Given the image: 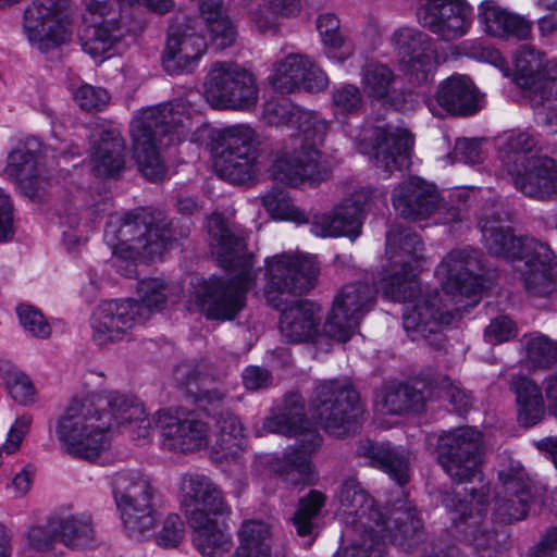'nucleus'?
Listing matches in <instances>:
<instances>
[{"label": "nucleus", "mask_w": 557, "mask_h": 557, "mask_svg": "<svg viewBox=\"0 0 557 557\" xmlns=\"http://www.w3.org/2000/svg\"><path fill=\"white\" fill-rule=\"evenodd\" d=\"M386 246L388 269L377 282L376 290L387 299L406 304L404 329L413 341L436 334L443 325L450 324L461 309L475 304L481 285L473 275L476 268L473 250H451L437 267L435 275L446 297L444 299L437 292L418 294L417 271L421 257L418 235L391 232Z\"/></svg>", "instance_id": "nucleus-1"}, {"label": "nucleus", "mask_w": 557, "mask_h": 557, "mask_svg": "<svg viewBox=\"0 0 557 557\" xmlns=\"http://www.w3.org/2000/svg\"><path fill=\"white\" fill-rule=\"evenodd\" d=\"M113 422L133 440H147L151 434L143 404L119 391L75 394L50 421L48 432L63 453L96 461L111 448Z\"/></svg>", "instance_id": "nucleus-2"}, {"label": "nucleus", "mask_w": 557, "mask_h": 557, "mask_svg": "<svg viewBox=\"0 0 557 557\" xmlns=\"http://www.w3.org/2000/svg\"><path fill=\"white\" fill-rule=\"evenodd\" d=\"M484 442L482 434L466 426L440 436L437 459L443 470L456 483L479 482L480 488H469V500H460L457 495L444 498L445 507L451 512V519L465 527V540L473 547L479 557H497L499 542L495 533L483 524L486 516L485 496L487 487L483 484L481 472ZM468 491V488H463Z\"/></svg>", "instance_id": "nucleus-3"}, {"label": "nucleus", "mask_w": 557, "mask_h": 557, "mask_svg": "<svg viewBox=\"0 0 557 557\" xmlns=\"http://www.w3.org/2000/svg\"><path fill=\"white\" fill-rule=\"evenodd\" d=\"M208 230L212 253L235 275L230 280L195 278L188 309L202 311L209 319L231 320L244 308L246 293L256 285L252 256L245 251L244 237L228 227L221 215L209 219Z\"/></svg>", "instance_id": "nucleus-4"}, {"label": "nucleus", "mask_w": 557, "mask_h": 557, "mask_svg": "<svg viewBox=\"0 0 557 557\" xmlns=\"http://www.w3.org/2000/svg\"><path fill=\"white\" fill-rule=\"evenodd\" d=\"M199 123L200 115L181 99L139 111L132 121L131 136L140 172L151 181L163 178L165 166L159 147L165 144L160 137L169 136V144L184 139L194 141V129Z\"/></svg>", "instance_id": "nucleus-5"}, {"label": "nucleus", "mask_w": 557, "mask_h": 557, "mask_svg": "<svg viewBox=\"0 0 557 557\" xmlns=\"http://www.w3.org/2000/svg\"><path fill=\"white\" fill-rule=\"evenodd\" d=\"M481 232L485 248L491 255L509 262L523 261L521 271L530 295L546 297L555 289L557 261L552 249L534 238H520L500 220L499 206L493 205L482 212Z\"/></svg>", "instance_id": "nucleus-6"}, {"label": "nucleus", "mask_w": 557, "mask_h": 557, "mask_svg": "<svg viewBox=\"0 0 557 557\" xmlns=\"http://www.w3.org/2000/svg\"><path fill=\"white\" fill-rule=\"evenodd\" d=\"M336 518L345 525L336 557H382L392 536L386 515L355 479L345 480L334 497Z\"/></svg>", "instance_id": "nucleus-7"}, {"label": "nucleus", "mask_w": 557, "mask_h": 557, "mask_svg": "<svg viewBox=\"0 0 557 557\" xmlns=\"http://www.w3.org/2000/svg\"><path fill=\"white\" fill-rule=\"evenodd\" d=\"M181 506L194 529V545L205 557H222L232 548L231 535L215 517L228 512L218 486L206 475L186 474L180 485Z\"/></svg>", "instance_id": "nucleus-8"}, {"label": "nucleus", "mask_w": 557, "mask_h": 557, "mask_svg": "<svg viewBox=\"0 0 557 557\" xmlns=\"http://www.w3.org/2000/svg\"><path fill=\"white\" fill-rule=\"evenodd\" d=\"M146 210L124 216L111 215L104 232V240L112 249V265L125 276L136 273L135 260L153 259L161 256L171 239L170 231L163 220H156Z\"/></svg>", "instance_id": "nucleus-9"}, {"label": "nucleus", "mask_w": 557, "mask_h": 557, "mask_svg": "<svg viewBox=\"0 0 557 557\" xmlns=\"http://www.w3.org/2000/svg\"><path fill=\"white\" fill-rule=\"evenodd\" d=\"M497 159L500 170L524 195L535 199L557 198V163L539 154L537 140L529 132L506 133Z\"/></svg>", "instance_id": "nucleus-10"}, {"label": "nucleus", "mask_w": 557, "mask_h": 557, "mask_svg": "<svg viewBox=\"0 0 557 557\" xmlns=\"http://www.w3.org/2000/svg\"><path fill=\"white\" fill-rule=\"evenodd\" d=\"M306 425L301 398L299 395H290L264 420L262 429L257 431L259 436L277 433L298 438L297 447L271 463L273 471L293 485L310 482L313 474L311 455L320 447L322 441L315 430Z\"/></svg>", "instance_id": "nucleus-11"}, {"label": "nucleus", "mask_w": 557, "mask_h": 557, "mask_svg": "<svg viewBox=\"0 0 557 557\" xmlns=\"http://www.w3.org/2000/svg\"><path fill=\"white\" fill-rule=\"evenodd\" d=\"M512 79L528 95L535 121L547 133H557V59L545 60L529 45L512 54Z\"/></svg>", "instance_id": "nucleus-12"}, {"label": "nucleus", "mask_w": 557, "mask_h": 557, "mask_svg": "<svg viewBox=\"0 0 557 557\" xmlns=\"http://www.w3.org/2000/svg\"><path fill=\"white\" fill-rule=\"evenodd\" d=\"M112 492L125 532L134 539L151 535L158 522L157 491L137 470H123L112 478Z\"/></svg>", "instance_id": "nucleus-13"}, {"label": "nucleus", "mask_w": 557, "mask_h": 557, "mask_svg": "<svg viewBox=\"0 0 557 557\" xmlns=\"http://www.w3.org/2000/svg\"><path fill=\"white\" fill-rule=\"evenodd\" d=\"M255 131L244 124L220 129L212 143L211 153L216 174L234 184H243L259 171Z\"/></svg>", "instance_id": "nucleus-14"}, {"label": "nucleus", "mask_w": 557, "mask_h": 557, "mask_svg": "<svg viewBox=\"0 0 557 557\" xmlns=\"http://www.w3.org/2000/svg\"><path fill=\"white\" fill-rule=\"evenodd\" d=\"M203 96L214 109L251 112L259 102L256 75L234 63L216 62L203 83Z\"/></svg>", "instance_id": "nucleus-15"}, {"label": "nucleus", "mask_w": 557, "mask_h": 557, "mask_svg": "<svg viewBox=\"0 0 557 557\" xmlns=\"http://www.w3.org/2000/svg\"><path fill=\"white\" fill-rule=\"evenodd\" d=\"M310 412L325 432L342 437L357 429L363 409L352 387L332 380L317 384Z\"/></svg>", "instance_id": "nucleus-16"}, {"label": "nucleus", "mask_w": 557, "mask_h": 557, "mask_svg": "<svg viewBox=\"0 0 557 557\" xmlns=\"http://www.w3.org/2000/svg\"><path fill=\"white\" fill-rule=\"evenodd\" d=\"M264 271V297L274 307H280L289 295L312 288L318 275L314 258L298 251L267 258Z\"/></svg>", "instance_id": "nucleus-17"}, {"label": "nucleus", "mask_w": 557, "mask_h": 557, "mask_svg": "<svg viewBox=\"0 0 557 557\" xmlns=\"http://www.w3.org/2000/svg\"><path fill=\"white\" fill-rule=\"evenodd\" d=\"M322 138H314L312 131L290 134L289 141L274 156L270 170L272 177L293 187L322 181L326 172L321 166V154L315 147Z\"/></svg>", "instance_id": "nucleus-18"}, {"label": "nucleus", "mask_w": 557, "mask_h": 557, "mask_svg": "<svg viewBox=\"0 0 557 557\" xmlns=\"http://www.w3.org/2000/svg\"><path fill=\"white\" fill-rule=\"evenodd\" d=\"M350 137L361 153H372L374 164L384 177L409 164L413 139L406 128L366 126L354 129Z\"/></svg>", "instance_id": "nucleus-19"}, {"label": "nucleus", "mask_w": 557, "mask_h": 557, "mask_svg": "<svg viewBox=\"0 0 557 557\" xmlns=\"http://www.w3.org/2000/svg\"><path fill=\"white\" fill-rule=\"evenodd\" d=\"M85 21L90 33L83 44L84 51L96 62H103L117 52V47L128 33L122 13L109 0H85Z\"/></svg>", "instance_id": "nucleus-20"}, {"label": "nucleus", "mask_w": 557, "mask_h": 557, "mask_svg": "<svg viewBox=\"0 0 557 557\" xmlns=\"http://www.w3.org/2000/svg\"><path fill=\"white\" fill-rule=\"evenodd\" d=\"M418 23L445 42L469 34L473 24V9L466 0H417Z\"/></svg>", "instance_id": "nucleus-21"}, {"label": "nucleus", "mask_w": 557, "mask_h": 557, "mask_svg": "<svg viewBox=\"0 0 557 557\" xmlns=\"http://www.w3.org/2000/svg\"><path fill=\"white\" fill-rule=\"evenodd\" d=\"M24 33L33 46L47 50L71 37L64 0H34L25 10Z\"/></svg>", "instance_id": "nucleus-22"}, {"label": "nucleus", "mask_w": 557, "mask_h": 557, "mask_svg": "<svg viewBox=\"0 0 557 557\" xmlns=\"http://www.w3.org/2000/svg\"><path fill=\"white\" fill-rule=\"evenodd\" d=\"M391 44L412 83H426L434 75L440 61L436 44L430 35L403 26L393 33Z\"/></svg>", "instance_id": "nucleus-23"}, {"label": "nucleus", "mask_w": 557, "mask_h": 557, "mask_svg": "<svg viewBox=\"0 0 557 557\" xmlns=\"http://www.w3.org/2000/svg\"><path fill=\"white\" fill-rule=\"evenodd\" d=\"M141 311L134 299L100 301L89 318L92 342L107 347L123 341L138 324Z\"/></svg>", "instance_id": "nucleus-24"}, {"label": "nucleus", "mask_w": 557, "mask_h": 557, "mask_svg": "<svg viewBox=\"0 0 557 557\" xmlns=\"http://www.w3.org/2000/svg\"><path fill=\"white\" fill-rule=\"evenodd\" d=\"M395 210L405 219L424 220L434 215L435 223H448L457 219L455 209L446 210L433 186L413 177L395 188L392 197Z\"/></svg>", "instance_id": "nucleus-25"}, {"label": "nucleus", "mask_w": 557, "mask_h": 557, "mask_svg": "<svg viewBox=\"0 0 557 557\" xmlns=\"http://www.w3.org/2000/svg\"><path fill=\"white\" fill-rule=\"evenodd\" d=\"M516 395L517 419L523 426L540 423L548 411L557 419V370L542 382V388L532 380L519 376L511 382Z\"/></svg>", "instance_id": "nucleus-26"}, {"label": "nucleus", "mask_w": 557, "mask_h": 557, "mask_svg": "<svg viewBox=\"0 0 557 557\" xmlns=\"http://www.w3.org/2000/svg\"><path fill=\"white\" fill-rule=\"evenodd\" d=\"M372 290L366 285H346L335 297L324 332L338 342H347L356 332L360 319L369 311Z\"/></svg>", "instance_id": "nucleus-27"}, {"label": "nucleus", "mask_w": 557, "mask_h": 557, "mask_svg": "<svg viewBox=\"0 0 557 557\" xmlns=\"http://www.w3.org/2000/svg\"><path fill=\"white\" fill-rule=\"evenodd\" d=\"M163 447L170 450L193 451L209 447V430L206 422L191 413L180 410H159L153 417Z\"/></svg>", "instance_id": "nucleus-28"}, {"label": "nucleus", "mask_w": 557, "mask_h": 557, "mask_svg": "<svg viewBox=\"0 0 557 557\" xmlns=\"http://www.w3.org/2000/svg\"><path fill=\"white\" fill-rule=\"evenodd\" d=\"M268 79L274 89L286 94L300 88L318 92L329 86V77L319 66L307 57L294 53L278 60Z\"/></svg>", "instance_id": "nucleus-29"}, {"label": "nucleus", "mask_w": 557, "mask_h": 557, "mask_svg": "<svg viewBox=\"0 0 557 557\" xmlns=\"http://www.w3.org/2000/svg\"><path fill=\"white\" fill-rule=\"evenodd\" d=\"M500 484L496 491L493 517L500 523L523 519L531 500L530 482L524 470L512 466L499 473Z\"/></svg>", "instance_id": "nucleus-30"}, {"label": "nucleus", "mask_w": 557, "mask_h": 557, "mask_svg": "<svg viewBox=\"0 0 557 557\" xmlns=\"http://www.w3.org/2000/svg\"><path fill=\"white\" fill-rule=\"evenodd\" d=\"M207 50V41L190 24L170 29L162 63L171 75L191 72Z\"/></svg>", "instance_id": "nucleus-31"}, {"label": "nucleus", "mask_w": 557, "mask_h": 557, "mask_svg": "<svg viewBox=\"0 0 557 557\" xmlns=\"http://www.w3.org/2000/svg\"><path fill=\"white\" fill-rule=\"evenodd\" d=\"M363 194L347 199L331 211L317 213L310 223V232L321 238L347 236L355 239L360 234L363 208L359 203Z\"/></svg>", "instance_id": "nucleus-32"}, {"label": "nucleus", "mask_w": 557, "mask_h": 557, "mask_svg": "<svg viewBox=\"0 0 557 557\" xmlns=\"http://www.w3.org/2000/svg\"><path fill=\"white\" fill-rule=\"evenodd\" d=\"M434 98L442 110L455 115L472 114L484 106V98L471 78L457 73L438 84Z\"/></svg>", "instance_id": "nucleus-33"}, {"label": "nucleus", "mask_w": 557, "mask_h": 557, "mask_svg": "<svg viewBox=\"0 0 557 557\" xmlns=\"http://www.w3.org/2000/svg\"><path fill=\"white\" fill-rule=\"evenodd\" d=\"M478 22L483 32L497 38L515 37L525 40L532 33V23L509 11L495 0H483L478 5Z\"/></svg>", "instance_id": "nucleus-34"}, {"label": "nucleus", "mask_w": 557, "mask_h": 557, "mask_svg": "<svg viewBox=\"0 0 557 557\" xmlns=\"http://www.w3.org/2000/svg\"><path fill=\"white\" fill-rule=\"evenodd\" d=\"M321 308L314 302L302 300L283 310L280 331L287 342H311L321 334Z\"/></svg>", "instance_id": "nucleus-35"}, {"label": "nucleus", "mask_w": 557, "mask_h": 557, "mask_svg": "<svg viewBox=\"0 0 557 557\" xmlns=\"http://www.w3.org/2000/svg\"><path fill=\"white\" fill-rule=\"evenodd\" d=\"M262 115L268 124L297 126L296 134L312 131L314 138L318 139L324 136L327 128V123L318 113L304 110L285 98L268 100Z\"/></svg>", "instance_id": "nucleus-36"}, {"label": "nucleus", "mask_w": 557, "mask_h": 557, "mask_svg": "<svg viewBox=\"0 0 557 557\" xmlns=\"http://www.w3.org/2000/svg\"><path fill=\"white\" fill-rule=\"evenodd\" d=\"M360 76L362 89L369 99L398 110L406 109L405 92L396 87L397 76L388 66L370 62L362 69Z\"/></svg>", "instance_id": "nucleus-37"}, {"label": "nucleus", "mask_w": 557, "mask_h": 557, "mask_svg": "<svg viewBox=\"0 0 557 557\" xmlns=\"http://www.w3.org/2000/svg\"><path fill=\"white\" fill-rule=\"evenodd\" d=\"M246 447V435L238 417L226 412L215 422L214 433L209 436L211 458L216 462L239 457Z\"/></svg>", "instance_id": "nucleus-38"}, {"label": "nucleus", "mask_w": 557, "mask_h": 557, "mask_svg": "<svg viewBox=\"0 0 557 557\" xmlns=\"http://www.w3.org/2000/svg\"><path fill=\"white\" fill-rule=\"evenodd\" d=\"M90 162L99 176H114L124 166V141L115 129H96Z\"/></svg>", "instance_id": "nucleus-39"}, {"label": "nucleus", "mask_w": 557, "mask_h": 557, "mask_svg": "<svg viewBox=\"0 0 557 557\" xmlns=\"http://www.w3.org/2000/svg\"><path fill=\"white\" fill-rule=\"evenodd\" d=\"M58 540L66 547L79 549L94 542V525L86 513L61 512L50 517Z\"/></svg>", "instance_id": "nucleus-40"}, {"label": "nucleus", "mask_w": 557, "mask_h": 557, "mask_svg": "<svg viewBox=\"0 0 557 557\" xmlns=\"http://www.w3.org/2000/svg\"><path fill=\"white\" fill-rule=\"evenodd\" d=\"M238 546L233 557H271L272 527L259 519L243 521L238 529Z\"/></svg>", "instance_id": "nucleus-41"}, {"label": "nucleus", "mask_w": 557, "mask_h": 557, "mask_svg": "<svg viewBox=\"0 0 557 557\" xmlns=\"http://www.w3.org/2000/svg\"><path fill=\"white\" fill-rule=\"evenodd\" d=\"M0 379L9 397L22 407H30L38 399V392L30 377L10 361H0Z\"/></svg>", "instance_id": "nucleus-42"}, {"label": "nucleus", "mask_w": 557, "mask_h": 557, "mask_svg": "<svg viewBox=\"0 0 557 557\" xmlns=\"http://www.w3.org/2000/svg\"><path fill=\"white\" fill-rule=\"evenodd\" d=\"M364 454L369 455L374 466L398 484L409 480V456L404 449L392 448L388 445H370Z\"/></svg>", "instance_id": "nucleus-43"}, {"label": "nucleus", "mask_w": 557, "mask_h": 557, "mask_svg": "<svg viewBox=\"0 0 557 557\" xmlns=\"http://www.w3.org/2000/svg\"><path fill=\"white\" fill-rule=\"evenodd\" d=\"M201 16L206 22L212 42L221 49L231 46L236 38V29L224 11L223 2L213 0L201 5Z\"/></svg>", "instance_id": "nucleus-44"}, {"label": "nucleus", "mask_w": 557, "mask_h": 557, "mask_svg": "<svg viewBox=\"0 0 557 557\" xmlns=\"http://www.w3.org/2000/svg\"><path fill=\"white\" fill-rule=\"evenodd\" d=\"M317 28L326 46V55L336 62H344L355 52V47L339 33V20L334 14H322L317 21Z\"/></svg>", "instance_id": "nucleus-45"}, {"label": "nucleus", "mask_w": 557, "mask_h": 557, "mask_svg": "<svg viewBox=\"0 0 557 557\" xmlns=\"http://www.w3.org/2000/svg\"><path fill=\"white\" fill-rule=\"evenodd\" d=\"M325 496L311 491L306 497L301 498L292 522L298 536L305 540L304 544L310 546L314 541V519L321 508L325 505Z\"/></svg>", "instance_id": "nucleus-46"}, {"label": "nucleus", "mask_w": 557, "mask_h": 557, "mask_svg": "<svg viewBox=\"0 0 557 557\" xmlns=\"http://www.w3.org/2000/svg\"><path fill=\"white\" fill-rule=\"evenodd\" d=\"M525 361L534 367H547L557 362V342L541 333H530L521 341Z\"/></svg>", "instance_id": "nucleus-47"}, {"label": "nucleus", "mask_w": 557, "mask_h": 557, "mask_svg": "<svg viewBox=\"0 0 557 557\" xmlns=\"http://www.w3.org/2000/svg\"><path fill=\"white\" fill-rule=\"evenodd\" d=\"M137 294L139 300L134 301L141 311L140 320L145 322L153 312L163 308L169 296V286L161 278H146L139 282Z\"/></svg>", "instance_id": "nucleus-48"}, {"label": "nucleus", "mask_w": 557, "mask_h": 557, "mask_svg": "<svg viewBox=\"0 0 557 557\" xmlns=\"http://www.w3.org/2000/svg\"><path fill=\"white\" fill-rule=\"evenodd\" d=\"M35 141L20 144L8 157L7 172L21 184L30 181L37 173V159L32 151Z\"/></svg>", "instance_id": "nucleus-49"}, {"label": "nucleus", "mask_w": 557, "mask_h": 557, "mask_svg": "<svg viewBox=\"0 0 557 557\" xmlns=\"http://www.w3.org/2000/svg\"><path fill=\"white\" fill-rule=\"evenodd\" d=\"M59 541L55 530L50 523V518L45 525H32L24 535V546L20 557H41L44 552L54 547Z\"/></svg>", "instance_id": "nucleus-50"}, {"label": "nucleus", "mask_w": 557, "mask_h": 557, "mask_svg": "<svg viewBox=\"0 0 557 557\" xmlns=\"http://www.w3.org/2000/svg\"><path fill=\"white\" fill-rule=\"evenodd\" d=\"M70 90L75 104L89 113L102 111L111 99L107 89L87 83L72 84Z\"/></svg>", "instance_id": "nucleus-51"}, {"label": "nucleus", "mask_w": 557, "mask_h": 557, "mask_svg": "<svg viewBox=\"0 0 557 557\" xmlns=\"http://www.w3.org/2000/svg\"><path fill=\"white\" fill-rule=\"evenodd\" d=\"M414 397L407 386L387 387L376 395L375 410L381 414H398L411 407Z\"/></svg>", "instance_id": "nucleus-52"}, {"label": "nucleus", "mask_w": 557, "mask_h": 557, "mask_svg": "<svg viewBox=\"0 0 557 557\" xmlns=\"http://www.w3.org/2000/svg\"><path fill=\"white\" fill-rule=\"evenodd\" d=\"M262 205L269 214L278 220L305 221V214L290 200L285 191L274 190L262 197Z\"/></svg>", "instance_id": "nucleus-53"}, {"label": "nucleus", "mask_w": 557, "mask_h": 557, "mask_svg": "<svg viewBox=\"0 0 557 557\" xmlns=\"http://www.w3.org/2000/svg\"><path fill=\"white\" fill-rule=\"evenodd\" d=\"M459 54H465L482 62L491 63L509 75V69L505 67V59L500 52L493 47L485 45L480 39L465 40L456 47Z\"/></svg>", "instance_id": "nucleus-54"}, {"label": "nucleus", "mask_w": 557, "mask_h": 557, "mask_svg": "<svg viewBox=\"0 0 557 557\" xmlns=\"http://www.w3.org/2000/svg\"><path fill=\"white\" fill-rule=\"evenodd\" d=\"M362 103L361 90L356 85L343 84L332 92V104L336 115L355 113L361 109Z\"/></svg>", "instance_id": "nucleus-55"}, {"label": "nucleus", "mask_w": 557, "mask_h": 557, "mask_svg": "<svg viewBox=\"0 0 557 557\" xmlns=\"http://www.w3.org/2000/svg\"><path fill=\"white\" fill-rule=\"evenodd\" d=\"M17 317L23 329L35 337L47 338L51 334V327L44 314L29 305L17 307Z\"/></svg>", "instance_id": "nucleus-56"}, {"label": "nucleus", "mask_w": 557, "mask_h": 557, "mask_svg": "<svg viewBox=\"0 0 557 557\" xmlns=\"http://www.w3.org/2000/svg\"><path fill=\"white\" fill-rule=\"evenodd\" d=\"M32 424L33 416L29 413H22L14 419L2 444V449L7 455H14L21 449Z\"/></svg>", "instance_id": "nucleus-57"}, {"label": "nucleus", "mask_w": 557, "mask_h": 557, "mask_svg": "<svg viewBox=\"0 0 557 557\" xmlns=\"http://www.w3.org/2000/svg\"><path fill=\"white\" fill-rule=\"evenodd\" d=\"M517 334L518 329L515 322L510 318L502 315L490 323L485 330L484 337L490 344H502L515 338Z\"/></svg>", "instance_id": "nucleus-58"}, {"label": "nucleus", "mask_w": 557, "mask_h": 557, "mask_svg": "<svg viewBox=\"0 0 557 557\" xmlns=\"http://www.w3.org/2000/svg\"><path fill=\"white\" fill-rule=\"evenodd\" d=\"M183 536L184 525L181 518L177 515H170L158 534V543L164 547H174L178 545Z\"/></svg>", "instance_id": "nucleus-59"}, {"label": "nucleus", "mask_w": 557, "mask_h": 557, "mask_svg": "<svg viewBox=\"0 0 557 557\" xmlns=\"http://www.w3.org/2000/svg\"><path fill=\"white\" fill-rule=\"evenodd\" d=\"M13 205L10 195L0 187V242L13 235Z\"/></svg>", "instance_id": "nucleus-60"}, {"label": "nucleus", "mask_w": 557, "mask_h": 557, "mask_svg": "<svg viewBox=\"0 0 557 557\" xmlns=\"http://www.w3.org/2000/svg\"><path fill=\"white\" fill-rule=\"evenodd\" d=\"M454 156L465 163H479L482 160L481 144L478 140L467 138L457 139Z\"/></svg>", "instance_id": "nucleus-61"}, {"label": "nucleus", "mask_w": 557, "mask_h": 557, "mask_svg": "<svg viewBox=\"0 0 557 557\" xmlns=\"http://www.w3.org/2000/svg\"><path fill=\"white\" fill-rule=\"evenodd\" d=\"M394 515L397 529L399 533L405 537L414 534L421 528L420 520L416 517V513L410 508H406V510H400V508H397Z\"/></svg>", "instance_id": "nucleus-62"}, {"label": "nucleus", "mask_w": 557, "mask_h": 557, "mask_svg": "<svg viewBox=\"0 0 557 557\" xmlns=\"http://www.w3.org/2000/svg\"><path fill=\"white\" fill-rule=\"evenodd\" d=\"M537 5L544 10L555 13L543 16L539 20V30L543 37L557 33V0H539Z\"/></svg>", "instance_id": "nucleus-63"}, {"label": "nucleus", "mask_w": 557, "mask_h": 557, "mask_svg": "<svg viewBox=\"0 0 557 557\" xmlns=\"http://www.w3.org/2000/svg\"><path fill=\"white\" fill-rule=\"evenodd\" d=\"M529 557H557V528L545 536Z\"/></svg>", "instance_id": "nucleus-64"}]
</instances>
